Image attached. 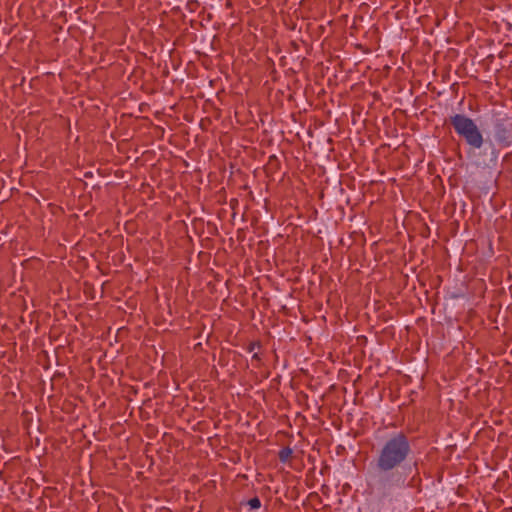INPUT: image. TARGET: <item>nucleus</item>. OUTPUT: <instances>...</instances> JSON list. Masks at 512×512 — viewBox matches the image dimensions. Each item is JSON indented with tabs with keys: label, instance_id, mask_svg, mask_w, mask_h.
<instances>
[{
	"label": "nucleus",
	"instance_id": "f257e3e1",
	"mask_svg": "<svg viewBox=\"0 0 512 512\" xmlns=\"http://www.w3.org/2000/svg\"><path fill=\"white\" fill-rule=\"evenodd\" d=\"M412 453L406 434L395 432L381 444L375 461L376 469L383 475L369 484L372 494L380 499L392 496L395 488L405 487L406 478L398 472Z\"/></svg>",
	"mask_w": 512,
	"mask_h": 512
},
{
	"label": "nucleus",
	"instance_id": "f03ea898",
	"mask_svg": "<svg viewBox=\"0 0 512 512\" xmlns=\"http://www.w3.org/2000/svg\"><path fill=\"white\" fill-rule=\"evenodd\" d=\"M450 123L455 132L465 139L466 143L480 149L483 145V136L473 119L463 114H455L450 117Z\"/></svg>",
	"mask_w": 512,
	"mask_h": 512
},
{
	"label": "nucleus",
	"instance_id": "7ed1b4c3",
	"mask_svg": "<svg viewBox=\"0 0 512 512\" xmlns=\"http://www.w3.org/2000/svg\"><path fill=\"white\" fill-rule=\"evenodd\" d=\"M511 131L502 122H498L495 125V138L499 142H508Z\"/></svg>",
	"mask_w": 512,
	"mask_h": 512
},
{
	"label": "nucleus",
	"instance_id": "20e7f679",
	"mask_svg": "<svg viewBox=\"0 0 512 512\" xmlns=\"http://www.w3.org/2000/svg\"><path fill=\"white\" fill-rule=\"evenodd\" d=\"M293 450L290 447H285L279 451V460L286 463L292 456Z\"/></svg>",
	"mask_w": 512,
	"mask_h": 512
},
{
	"label": "nucleus",
	"instance_id": "39448f33",
	"mask_svg": "<svg viewBox=\"0 0 512 512\" xmlns=\"http://www.w3.org/2000/svg\"><path fill=\"white\" fill-rule=\"evenodd\" d=\"M248 505L251 509H258L261 506V501L258 497H254L248 501Z\"/></svg>",
	"mask_w": 512,
	"mask_h": 512
}]
</instances>
